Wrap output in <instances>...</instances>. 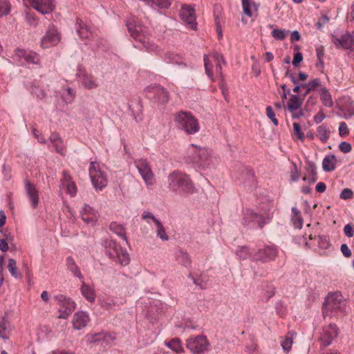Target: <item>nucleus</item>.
<instances>
[{"label":"nucleus","instance_id":"1","mask_svg":"<svg viewBox=\"0 0 354 354\" xmlns=\"http://www.w3.org/2000/svg\"><path fill=\"white\" fill-rule=\"evenodd\" d=\"M168 189L177 194L188 196L196 192L195 186L188 175L174 171L167 177Z\"/></svg>","mask_w":354,"mask_h":354},{"label":"nucleus","instance_id":"2","mask_svg":"<svg viewBox=\"0 0 354 354\" xmlns=\"http://www.w3.org/2000/svg\"><path fill=\"white\" fill-rule=\"evenodd\" d=\"M187 159L196 167L205 169L211 165V153L205 147L192 144L187 149Z\"/></svg>","mask_w":354,"mask_h":354},{"label":"nucleus","instance_id":"3","mask_svg":"<svg viewBox=\"0 0 354 354\" xmlns=\"http://www.w3.org/2000/svg\"><path fill=\"white\" fill-rule=\"evenodd\" d=\"M346 302L342 295L339 292L330 293L325 299L323 304V316L330 318L343 313Z\"/></svg>","mask_w":354,"mask_h":354},{"label":"nucleus","instance_id":"4","mask_svg":"<svg viewBox=\"0 0 354 354\" xmlns=\"http://www.w3.org/2000/svg\"><path fill=\"white\" fill-rule=\"evenodd\" d=\"M126 26L130 35L140 43L141 46L138 45V48L142 46L148 50H154V46L149 44V38L145 35V28L141 26L136 18L129 19L126 22Z\"/></svg>","mask_w":354,"mask_h":354},{"label":"nucleus","instance_id":"5","mask_svg":"<svg viewBox=\"0 0 354 354\" xmlns=\"http://www.w3.org/2000/svg\"><path fill=\"white\" fill-rule=\"evenodd\" d=\"M176 127L189 135L198 132L200 125L198 120L190 113L180 111L174 115Z\"/></svg>","mask_w":354,"mask_h":354},{"label":"nucleus","instance_id":"6","mask_svg":"<svg viewBox=\"0 0 354 354\" xmlns=\"http://www.w3.org/2000/svg\"><path fill=\"white\" fill-rule=\"evenodd\" d=\"M106 253L122 266H127L129 263V254L125 249L118 245L113 240H107L105 243Z\"/></svg>","mask_w":354,"mask_h":354},{"label":"nucleus","instance_id":"7","mask_svg":"<svg viewBox=\"0 0 354 354\" xmlns=\"http://www.w3.org/2000/svg\"><path fill=\"white\" fill-rule=\"evenodd\" d=\"M270 221V217H264L250 209H247L243 214V224L249 228H262Z\"/></svg>","mask_w":354,"mask_h":354},{"label":"nucleus","instance_id":"8","mask_svg":"<svg viewBox=\"0 0 354 354\" xmlns=\"http://www.w3.org/2000/svg\"><path fill=\"white\" fill-rule=\"evenodd\" d=\"M209 346L206 336L203 335L192 337L186 340V347L193 354H203L208 350Z\"/></svg>","mask_w":354,"mask_h":354},{"label":"nucleus","instance_id":"9","mask_svg":"<svg viewBox=\"0 0 354 354\" xmlns=\"http://www.w3.org/2000/svg\"><path fill=\"white\" fill-rule=\"evenodd\" d=\"M89 176L96 189L102 190L107 185L106 174L102 171L99 163L91 162L89 166Z\"/></svg>","mask_w":354,"mask_h":354},{"label":"nucleus","instance_id":"10","mask_svg":"<svg viewBox=\"0 0 354 354\" xmlns=\"http://www.w3.org/2000/svg\"><path fill=\"white\" fill-rule=\"evenodd\" d=\"M54 298L59 305V315L58 317L61 319H67L75 310V302L71 298L62 294L55 295Z\"/></svg>","mask_w":354,"mask_h":354},{"label":"nucleus","instance_id":"11","mask_svg":"<svg viewBox=\"0 0 354 354\" xmlns=\"http://www.w3.org/2000/svg\"><path fill=\"white\" fill-rule=\"evenodd\" d=\"M134 165L147 186H152L155 183L154 175L149 162L145 159L134 160Z\"/></svg>","mask_w":354,"mask_h":354},{"label":"nucleus","instance_id":"12","mask_svg":"<svg viewBox=\"0 0 354 354\" xmlns=\"http://www.w3.org/2000/svg\"><path fill=\"white\" fill-rule=\"evenodd\" d=\"M278 250L274 245H266L253 253L252 261L267 263L273 261L277 256Z\"/></svg>","mask_w":354,"mask_h":354},{"label":"nucleus","instance_id":"13","mask_svg":"<svg viewBox=\"0 0 354 354\" xmlns=\"http://www.w3.org/2000/svg\"><path fill=\"white\" fill-rule=\"evenodd\" d=\"M76 77L80 84L88 90L95 89L100 86V82L97 78L84 69L79 68Z\"/></svg>","mask_w":354,"mask_h":354},{"label":"nucleus","instance_id":"14","mask_svg":"<svg viewBox=\"0 0 354 354\" xmlns=\"http://www.w3.org/2000/svg\"><path fill=\"white\" fill-rule=\"evenodd\" d=\"M14 58L19 62L24 61L28 64H40L39 55L35 52L29 50L17 48L15 50Z\"/></svg>","mask_w":354,"mask_h":354},{"label":"nucleus","instance_id":"15","mask_svg":"<svg viewBox=\"0 0 354 354\" xmlns=\"http://www.w3.org/2000/svg\"><path fill=\"white\" fill-rule=\"evenodd\" d=\"M39 12L46 15L50 13L54 9L52 0H24Z\"/></svg>","mask_w":354,"mask_h":354},{"label":"nucleus","instance_id":"16","mask_svg":"<svg viewBox=\"0 0 354 354\" xmlns=\"http://www.w3.org/2000/svg\"><path fill=\"white\" fill-rule=\"evenodd\" d=\"M60 41V36L54 27H50L43 36L41 46L44 48H48L57 45Z\"/></svg>","mask_w":354,"mask_h":354},{"label":"nucleus","instance_id":"17","mask_svg":"<svg viewBox=\"0 0 354 354\" xmlns=\"http://www.w3.org/2000/svg\"><path fill=\"white\" fill-rule=\"evenodd\" d=\"M338 330L337 326L335 324H329L323 328L322 333L321 334L319 340L324 346H329L333 339L337 337Z\"/></svg>","mask_w":354,"mask_h":354},{"label":"nucleus","instance_id":"18","mask_svg":"<svg viewBox=\"0 0 354 354\" xmlns=\"http://www.w3.org/2000/svg\"><path fill=\"white\" fill-rule=\"evenodd\" d=\"M82 219L87 224L94 225L99 218V213L97 210L87 204H84L80 210Z\"/></svg>","mask_w":354,"mask_h":354},{"label":"nucleus","instance_id":"19","mask_svg":"<svg viewBox=\"0 0 354 354\" xmlns=\"http://www.w3.org/2000/svg\"><path fill=\"white\" fill-rule=\"evenodd\" d=\"M181 19L189 25L192 29H195L197 25L194 10L189 6H184L180 11Z\"/></svg>","mask_w":354,"mask_h":354},{"label":"nucleus","instance_id":"20","mask_svg":"<svg viewBox=\"0 0 354 354\" xmlns=\"http://www.w3.org/2000/svg\"><path fill=\"white\" fill-rule=\"evenodd\" d=\"M147 94L149 97H153L162 103H165L169 100V93L160 86H153L147 88Z\"/></svg>","mask_w":354,"mask_h":354},{"label":"nucleus","instance_id":"21","mask_svg":"<svg viewBox=\"0 0 354 354\" xmlns=\"http://www.w3.org/2000/svg\"><path fill=\"white\" fill-rule=\"evenodd\" d=\"M25 191L32 208H36L39 203V194L35 186L28 180H26Z\"/></svg>","mask_w":354,"mask_h":354},{"label":"nucleus","instance_id":"22","mask_svg":"<svg viewBox=\"0 0 354 354\" xmlns=\"http://www.w3.org/2000/svg\"><path fill=\"white\" fill-rule=\"evenodd\" d=\"M332 42L337 48H343L349 49L353 45V39L352 36L348 33L342 35L339 38L332 35Z\"/></svg>","mask_w":354,"mask_h":354},{"label":"nucleus","instance_id":"23","mask_svg":"<svg viewBox=\"0 0 354 354\" xmlns=\"http://www.w3.org/2000/svg\"><path fill=\"white\" fill-rule=\"evenodd\" d=\"M77 35L82 39H89L93 35V29L81 19H77L75 24Z\"/></svg>","mask_w":354,"mask_h":354},{"label":"nucleus","instance_id":"24","mask_svg":"<svg viewBox=\"0 0 354 354\" xmlns=\"http://www.w3.org/2000/svg\"><path fill=\"white\" fill-rule=\"evenodd\" d=\"M89 321L88 315L85 312L76 313L73 320V327L77 330H80L84 328Z\"/></svg>","mask_w":354,"mask_h":354},{"label":"nucleus","instance_id":"25","mask_svg":"<svg viewBox=\"0 0 354 354\" xmlns=\"http://www.w3.org/2000/svg\"><path fill=\"white\" fill-rule=\"evenodd\" d=\"M80 292L82 295L90 303H93L95 300L96 294L93 286L86 283L84 279L81 280Z\"/></svg>","mask_w":354,"mask_h":354},{"label":"nucleus","instance_id":"26","mask_svg":"<svg viewBox=\"0 0 354 354\" xmlns=\"http://www.w3.org/2000/svg\"><path fill=\"white\" fill-rule=\"evenodd\" d=\"M62 186L66 189V192L71 196H74L77 192V187L71 177L66 171L63 172V178L62 180Z\"/></svg>","mask_w":354,"mask_h":354},{"label":"nucleus","instance_id":"27","mask_svg":"<svg viewBox=\"0 0 354 354\" xmlns=\"http://www.w3.org/2000/svg\"><path fill=\"white\" fill-rule=\"evenodd\" d=\"M339 106L346 118H351L354 115V104L350 97L343 98L339 104Z\"/></svg>","mask_w":354,"mask_h":354},{"label":"nucleus","instance_id":"28","mask_svg":"<svg viewBox=\"0 0 354 354\" xmlns=\"http://www.w3.org/2000/svg\"><path fill=\"white\" fill-rule=\"evenodd\" d=\"M243 12L249 17L257 16L258 5L253 0H242Z\"/></svg>","mask_w":354,"mask_h":354},{"label":"nucleus","instance_id":"29","mask_svg":"<svg viewBox=\"0 0 354 354\" xmlns=\"http://www.w3.org/2000/svg\"><path fill=\"white\" fill-rule=\"evenodd\" d=\"M31 95L37 100H44L46 97V92L37 82H31L29 86Z\"/></svg>","mask_w":354,"mask_h":354},{"label":"nucleus","instance_id":"30","mask_svg":"<svg viewBox=\"0 0 354 354\" xmlns=\"http://www.w3.org/2000/svg\"><path fill=\"white\" fill-rule=\"evenodd\" d=\"M320 100L324 106L330 108L333 106V101L328 90L325 86H321L319 91Z\"/></svg>","mask_w":354,"mask_h":354},{"label":"nucleus","instance_id":"31","mask_svg":"<svg viewBox=\"0 0 354 354\" xmlns=\"http://www.w3.org/2000/svg\"><path fill=\"white\" fill-rule=\"evenodd\" d=\"M11 324L10 322L3 317L0 322V337L3 339H8L11 332Z\"/></svg>","mask_w":354,"mask_h":354},{"label":"nucleus","instance_id":"32","mask_svg":"<svg viewBox=\"0 0 354 354\" xmlns=\"http://www.w3.org/2000/svg\"><path fill=\"white\" fill-rule=\"evenodd\" d=\"M176 261L185 267H189L192 261L188 253L183 250H178L175 253Z\"/></svg>","mask_w":354,"mask_h":354},{"label":"nucleus","instance_id":"33","mask_svg":"<svg viewBox=\"0 0 354 354\" xmlns=\"http://www.w3.org/2000/svg\"><path fill=\"white\" fill-rule=\"evenodd\" d=\"M330 134V130L326 124L319 125L317 129V137L322 142H326Z\"/></svg>","mask_w":354,"mask_h":354},{"label":"nucleus","instance_id":"34","mask_svg":"<svg viewBox=\"0 0 354 354\" xmlns=\"http://www.w3.org/2000/svg\"><path fill=\"white\" fill-rule=\"evenodd\" d=\"M337 162L336 157L333 155H328L325 156L322 162L323 169L325 171H333L335 168Z\"/></svg>","mask_w":354,"mask_h":354},{"label":"nucleus","instance_id":"35","mask_svg":"<svg viewBox=\"0 0 354 354\" xmlns=\"http://www.w3.org/2000/svg\"><path fill=\"white\" fill-rule=\"evenodd\" d=\"M50 142L53 144L56 151L63 155L64 152V145L62 138L58 134L53 133L50 137Z\"/></svg>","mask_w":354,"mask_h":354},{"label":"nucleus","instance_id":"36","mask_svg":"<svg viewBox=\"0 0 354 354\" xmlns=\"http://www.w3.org/2000/svg\"><path fill=\"white\" fill-rule=\"evenodd\" d=\"M295 336L296 333L294 331H289L286 334L284 339L281 342V346L284 351L288 352L290 351L293 343V339Z\"/></svg>","mask_w":354,"mask_h":354},{"label":"nucleus","instance_id":"37","mask_svg":"<svg viewBox=\"0 0 354 354\" xmlns=\"http://www.w3.org/2000/svg\"><path fill=\"white\" fill-rule=\"evenodd\" d=\"M303 100L297 95H292L288 103V109L290 111L293 112L301 109Z\"/></svg>","mask_w":354,"mask_h":354},{"label":"nucleus","instance_id":"38","mask_svg":"<svg viewBox=\"0 0 354 354\" xmlns=\"http://www.w3.org/2000/svg\"><path fill=\"white\" fill-rule=\"evenodd\" d=\"M110 230L127 242L125 230L122 225L113 222L110 224Z\"/></svg>","mask_w":354,"mask_h":354},{"label":"nucleus","instance_id":"39","mask_svg":"<svg viewBox=\"0 0 354 354\" xmlns=\"http://www.w3.org/2000/svg\"><path fill=\"white\" fill-rule=\"evenodd\" d=\"M166 346L177 353H184V349L180 344L179 339L176 338L166 343Z\"/></svg>","mask_w":354,"mask_h":354},{"label":"nucleus","instance_id":"40","mask_svg":"<svg viewBox=\"0 0 354 354\" xmlns=\"http://www.w3.org/2000/svg\"><path fill=\"white\" fill-rule=\"evenodd\" d=\"M8 269L11 275L15 279H18L21 277V273L17 271V262L15 259H8Z\"/></svg>","mask_w":354,"mask_h":354},{"label":"nucleus","instance_id":"41","mask_svg":"<svg viewBox=\"0 0 354 354\" xmlns=\"http://www.w3.org/2000/svg\"><path fill=\"white\" fill-rule=\"evenodd\" d=\"M321 86V82L319 79H313L310 80L307 84H301L302 87H305L306 88V91L304 93V96H306L310 91H314L317 87Z\"/></svg>","mask_w":354,"mask_h":354},{"label":"nucleus","instance_id":"42","mask_svg":"<svg viewBox=\"0 0 354 354\" xmlns=\"http://www.w3.org/2000/svg\"><path fill=\"white\" fill-rule=\"evenodd\" d=\"M156 227L157 228V236L162 241H168L165 229L160 221H156Z\"/></svg>","mask_w":354,"mask_h":354},{"label":"nucleus","instance_id":"43","mask_svg":"<svg viewBox=\"0 0 354 354\" xmlns=\"http://www.w3.org/2000/svg\"><path fill=\"white\" fill-rule=\"evenodd\" d=\"M290 32L288 30L274 28L272 31V36L277 40H283Z\"/></svg>","mask_w":354,"mask_h":354},{"label":"nucleus","instance_id":"44","mask_svg":"<svg viewBox=\"0 0 354 354\" xmlns=\"http://www.w3.org/2000/svg\"><path fill=\"white\" fill-rule=\"evenodd\" d=\"M236 255L241 259H245L248 257H251V259L252 260L253 254L248 247L241 246L236 250Z\"/></svg>","mask_w":354,"mask_h":354},{"label":"nucleus","instance_id":"45","mask_svg":"<svg viewBox=\"0 0 354 354\" xmlns=\"http://www.w3.org/2000/svg\"><path fill=\"white\" fill-rule=\"evenodd\" d=\"M165 60L167 63L176 64L178 65H183L184 66H186L183 62L180 60V58L177 55L171 53H169L166 55Z\"/></svg>","mask_w":354,"mask_h":354},{"label":"nucleus","instance_id":"46","mask_svg":"<svg viewBox=\"0 0 354 354\" xmlns=\"http://www.w3.org/2000/svg\"><path fill=\"white\" fill-rule=\"evenodd\" d=\"M10 12V3L7 0H0V17L8 15Z\"/></svg>","mask_w":354,"mask_h":354},{"label":"nucleus","instance_id":"47","mask_svg":"<svg viewBox=\"0 0 354 354\" xmlns=\"http://www.w3.org/2000/svg\"><path fill=\"white\" fill-rule=\"evenodd\" d=\"M213 58L214 59V60L216 61V73L221 75L222 67H221V62H222V63L225 64V60L223 59V57L221 54H220L218 53H214L213 54Z\"/></svg>","mask_w":354,"mask_h":354},{"label":"nucleus","instance_id":"48","mask_svg":"<svg viewBox=\"0 0 354 354\" xmlns=\"http://www.w3.org/2000/svg\"><path fill=\"white\" fill-rule=\"evenodd\" d=\"M66 92L67 95H63L62 97L63 98L65 102L68 104L72 103L75 97V91L71 88H68L66 89Z\"/></svg>","mask_w":354,"mask_h":354},{"label":"nucleus","instance_id":"49","mask_svg":"<svg viewBox=\"0 0 354 354\" xmlns=\"http://www.w3.org/2000/svg\"><path fill=\"white\" fill-rule=\"evenodd\" d=\"M317 243L320 248L326 249L329 248L330 243L328 236H318Z\"/></svg>","mask_w":354,"mask_h":354},{"label":"nucleus","instance_id":"50","mask_svg":"<svg viewBox=\"0 0 354 354\" xmlns=\"http://www.w3.org/2000/svg\"><path fill=\"white\" fill-rule=\"evenodd\" d=\"M293 135L301 141L304 140V134L301 131L300 125L296 122L293 123Z\"/></svg>","mask_w":354,"mask_h":354},{"label":"nucleus","instance_id":"51","mask_svg":"<svg viewBox=\"0 0 354 354\" xmlns=\"http://www.w3.org/2000/svg\"><path fill=\"white\" fill-rule=\"evenodd\" d=\"M142 219L145 220L148 223H150L151 221L154 223L156 225V221H159L157 219L153 214H151L149 211H144L142 214Z\"/></svg>","mask_w":354,"mask_h":354},{"label":"nucleus","instance_id":"52","mask_svg":"<svg viewBox=\"0 0 354 354\" xmlns=\"http://www.w3.org/2000/svg\"><path fill=\"white\" fill-rule=\"evenodd\" d=\"M324 47L322 45L316 46V54L319 61V64H323V59L325 54Z\"/></svg>","mask_w":354,"mask_h":354},{"label":"nucleus","instance_id":"53","mask_svg":"<svg viewBox=\"0 0 354 354\" xmlns=\"http://www.w3.org/2000/svg\"><path fill=\"white\" fill-rule=\"evenodd\" d=\"M349 133V129L344 122H341L339 125V134L341 137H346Z\"/></svg>","mask_w":354,"mask_h":354},{"label":"nucleus","instance_id":"54","mask_svg":"<svg viewBox=\"0 0 354 354\" xmlns=\"http://www.w3.org/2000/svg\"><path fill=\"white\" fill-rule=\"evenodd\" d=\"M204 62L206 74L212 81H214V77L212 73V66L208 62V57L207 55H204Z\"/></svg>","mask_w":354,"mask_h":354},{"label":"nucleus","instance_id":"55","mask_svg":"<svg viewBox=\"0 0 354 354\" xmlns=\"http://www.w3.org/2000/svg\"><path fill=\"white\" fill-rule=\"evenodd\" d=\"M266 115L268 118H269L272 120V122L275 126H277L279 124L278 120L275 118V114L270 106L266 107Z\"/></svg>","mask_w":354,"mask_h":354},{"label":"nucleus","instance_id":"56","mask_svg":"<svg viewBox=\"0 0 354 354\" xmlns=\"http://www.w3.org/2000/svg\"><path fill=\"white\" fill-rule=\"evenodd\" d=\"M292 222L294 225V226L297 228L301 229L303 226V219L300 215H298L297 216H292Z\"/></svg>","mask_w":354,"mask_h":354},{"label":"nucleus","instance_id":"57","mask_svg":"<svg viewBox=\"0 0 354 354\" xmlns=\"http://www.w3.org/2000/svg\"><path fill=\"white\" fill-rule=\"evenodd\" d=\"M68 269L74 274V276L78 277L80 280L84 279L83 275L76 264L69 267Z\"/></svg>","mask_w":354,"mask_h":354},{"label":"nucleus","instance_id":"58","mask_svg":"<svg viewBox=\"0 0 354 354\" xmlns=\"http://www.w3.org/2000/svg\"><path fill=\"white\" fill-rule=\"evenodd\" d=\"M339 149L342 152L347 153L351 151L352 147L350 143L344 141L339 145Z\"/></svg>","mask_w":354,"mask_h":354},{"label":"nucleus","instance_id":"59","mask_svg":"<svg viewBox=\"0 0 354 354\" xmlns=\"http://www.w3.org/2000/svg\"><path fill=\"white\" fill-rule=\"evenodd\" d=\"M344 234L348 237H353L354 236V227L351 224H347L344 227Z\"/></svg>","mask_w":354,"mask_h":354},{"label":"nucleus","instance_id":"60","mask_svg":"<svg viewBox=\"0 0 354 354\" xmlns=\"http://www.w3.org/2000/svg\"><path fill=\"white\" fill-rule=\"evenodd\" d=\"M353 191L348 188L344 189L341 194H340V198L344 200L350 199L353 196Z\"/></svg>","mask_w":354,"mask_h":354},{"label":"nucleus","instance_id":"61","mask_svg":"<svg viewBox=\"0 0 354 354\" xmlns=\"http://www.w3.org/2000/svg\"><path fill=\"white\" fill-rule=\"evenodd\" d=\"M307 170L310 176H317V167L314 162H309L308 163Z\"/></svg>","mask_w":354,"mask_h":354},{"label":"nucleus","instance_id":"62","mask_svg":"<svg viewBox=\"0 0 354 354\" xmlns=\"http://www.w3.org/2000/svg\"><path fill=\"white\" fill-rule=\"evenodd\" d=\"M303 60V55L301 53H297L295 54L292 64L295 66H297L300 62Z\"/></svg>","mask_w":354,"mask_h":354},{"label":"nucleus","instance_id":"63","mask_svg":"<svg viewBox=\"0 0 354 354\" xmlns=\"http://www.w3.org/2000/svg\"><path fill=\"white\" fill-rule=\"evenodd\" d=\"M340 250L344 257H350L351 256V251L346 244H342Z\"/></svg>","mask_w":354,"mask_h":354},{"label":"nucleus","instance_id":"64","mask_svg":"<svg viewBox=\"0 0 354 354\" xmlns=\"http://www.w3.org/2000/svg\"><path fill=\"white\" fill-rule=\"evenodd\" d=\"M325 114L322 111H319L314 117V121L317 124L321 123L325 118Z\"/></svg>","mask_w":354,"mask_h":354}]
</instances>
